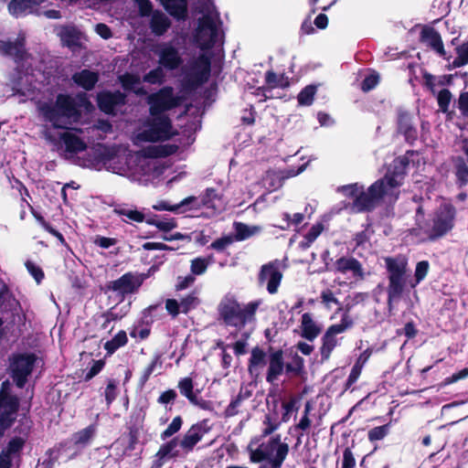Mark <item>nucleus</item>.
<instances>
[{
	"instance_id": "f257e3e1",
	"label": "nucleus",
	"mask_w": 468,
	"mask_h": 468,
	"mask_svg": "<svg viewBox=\"0 0 468 468\" xmlns=\"http://www.w3.org/2000/svg\"><path fill=\"white\" fill-rule=\"evenodd\" d=\"M282 348H268V368L266 372V381L270 384L279 378L285 372L289 378L301 377L304 374V359L298 354L291 356V362L285 363Z\"/></svg>"
},
{
	"instance_id": "f03ea898",
	"label": "nucleus",
	"mask_w": 468,
	"mask_h": 468,
	"mask_svg": "<svg viewBox=\"0 0 468 468\" xmlns=\"http://www.w3.org/2000/svg\"><path fill=\"white\" fill-rule=\"evenodd\" d=\"M261 303V300L252 301L241 307L233 297L224 298L218 304V311L220 319L226 325L239 329L255 319V314Z\"/></svg>"
},
{
	"instance_id": "7ed1b4c3",
	"label": "nucleus",
	"mask_w": 468,
	"mask_h": 468,
	"mask_svg": "<svg viewBox=\"0 0 468 468\" xmlns=\"http://www.w3.org/2000/svg\"><path fill=\"white\" fill-rule=\"evenodd\" d=\"M385 268L388 273V284L387 287L388 308H393V302L401 298L407 285L408 261L402 255L384 258Z\"/></svg>"
},
{
	"instance_id": "20e7f679",
	"label": "nucleus",
	"mask_w": 468,
	"mask_h": 468,
	"mask_svg": "<svg viewBox=\"0 0 468 468\" xmlns=\"http://www.w3.org/2000/svg\"><path fill=\"white\" fill-rule=\"evenodd\" d=\"M144 126V130L136 135V139L144 143L165 142L178 134L168 115H150Z\"/></svg>"
},
{
	"instance_id": "39448f33",
	"label": "nucleus",
	"mask_w": 468,
	"mask_h": 468,
	"mask_svg": "<svg viewBox=\"0 0 468 468\" xmlns=\"http://www.w3.org/2000/svg\"><path fill=\"white\" fill-rule=\"evenodd\" d=\"M40 112L47 122H51L54 128H62L59 121L62 117H80V112L78 109L75 100L69 94L59 93L56 97L54 104L44 103Z\"/></svg>"
},
{
	"instance_id": "423d86ee",
	"label": "nucleus",
	"mask_w": 468,
	"mask_h": 468,
	"mask_svg": "<svg viewBox=\"0 0 468 468\" xmlns=\"http://www.w3.org/2000/svg\"><path fill=\"white\" fill-rule=\"evenodd\" d=\"M456 209L452 204L441 205L433 213L431 224H426L424 234L430 241H436L444 237L454 227Z\"/></svg>"
},
{
	"instance_id": "0eeeda50",
	"label": "nucleus",
	"mask_w": 468,
	"mask_h": 468,
	"mask_svg": "<svg viewBox=\"0 0 468 468\" xmlns=\"http://www.w3.org/2000/svg\"><path fill=\"white\" fill-rule=\"evenodd\" d=\"M19 406V399L11 394L10 383L5 380L0 388V438L15 423Z\"/></svg>"
},
{
	"instance_id": "6e6552de",
	"label": "nucleus",
	"mask_w": 468,
	"mask_h": 468,
	"mask_svg": "<svg viewBox=\"0 0 468 468\" xmlns=\"http://www.w3.org/2000/svg\"><path fill=\"white\" fill-rule=\"evenodd\" d=\"M149 113L151 116L166 115L165 112L179 105V99L174 95L172 87L166 86L147 97Z\"/></svg>"
},
{
	"instance_id": "1a4fd4ad",
	"label": "nucleus",
	"mask_w": 468,
	"mask_h": 468,
	"mask_svg": "<svg viewBox=\"0 0 468 468\" xmlns=\"http://www.w3.org/2000/svg\"><path fill=\"white\" fill-rule=\"evenodd\" d=\"M37 356L34 353L17 354L14 356L10 367L11 377L19 388H23L31 375Z\"/></svg>"
},
{
	"instance_id": "9d476101",
	"label": "nucleus",
	"mask_w": 468,
	"mask_h": 468,
	"mask_svg": "<svg viewBox=\"0 0 468 468\" xmlns=\"http://www.w3.org/2000/svg\"><path fill=\"white\" fill-rule=\"evenodd\" d=\"M96 102L98 109L101 112L116 116L121 112V109L127 104L128 97L125 92L120 90H104L97 93Z\"/></svg>"
},
{
	"instance_id": "9b49d317",
	"label": "nucleus",
	"mask_w": 468,
	"mask_h": 468,
	"mask_svg": "<svg viewBox=\"0 0 468 468\" xmlns=\"http://www.w3.org/2000/svg\"><path fill=\"white\" fill-rule=\"evenodd\" d=\"M147 277L144 273L135 275L131 271L126 272L117 280L108 282L105 292H114L123 299L126 295L136 292Z\"/></svg>"
},
{
	"instance_id": "f8f14e48",
	"label": "nucleus",
	"mask_w": 468,
	"mask_h": 468,
	"mask_svg": "<svg viewBox=\"0 0 468 468\" xmlns=\"http://www.w3.org/2000/svg\"><path fill=\"white\" fill-rule=\"evenodd\" d=\"M196 38L203 48H212L218 38V27L209 15L198 18Z\"/></svg>"
},
{
	"instance_id": "ddd939ff",
	"label": "nucleus",
	"mask_w": 468,
	"mask_h": 468,
	"mask_svg": "<svg viewBox=\"0 0 468 468\" xmlns=\"http://www.w3.org/2000/svg\"><path fill=\"white\" fill-rule=\"evenodd\" d=\"M413 154L414 151L408 150L405 154L398 156L393 160L391 167L385 176L390 188L402 185L410 165V156L413 155Z\"/></svg>"
},
{
	"instance_id": "4468645a",
	"label": "nucleus",
	"mask_w": 468,
	"mask_h": 468,
	"mask_svg": "<svg viewBox=\"0 0 468 468\" xmlns=\"http://www.w3.org/2000/svg\"><path fill=\"white\" fill-rule=\"evenodd\" d=\"M282 279V273L277 261L263 264L258 275L261 284L267 281V291L270 294H275L278 292Z\"/></svg>"
},
{
	"instance_id": "2eb2a0df",
	"label": "nucleus",
	"mask_w": 468,
	"mask_h": 468,
	"mask_svg": "<svg viewBox=\"0 0 468 468\" xmlns=\"http://www.w3.org/2000/svg\"><path fill=\"white\" fill-rule=\"evenodd\" d=\"M155 54L158 56V64L166 70H176L183 64L179 50L170 43L160 45Z\"/></svg>"
},
{
	"instance_id": "dca6fc26",
	"label": "nucleus",
	"mask_w": 468,
	"mask_h": 468,
	"mask_svg": "<svg viewBox=\"0 0 468 468\" xmlns=\"http://www.w3.org/2000/svg\"><path fill=\"white\" fill-rule=\"evenodd\" d=\"M263 451L270 452V467L281 468L289 452V446L281 442V435L271 437L263 447Z\"/></svg>"
},
{
	"instance_id": "f3484780",
	"label": "nucleus",
	"mask_w": 468,
	"mask_h": 468,
	"mask_svg": "<svg viewBox=\"0 0 468 468\" xmlns=\"http://www.w3.org/2000/svg\"><path fill=\"white\" fill-rule=\"evenodd\" d=\"M0 55L12 58L16 63L24 62L27 58L26 39L17 37L14 41L0 39Z\"/></svg>"
},
{
	"instance_id": "a211bd4d",
	"label": "nucleus",
	"mask_w": 468,
	"mask_h": 468,
	"mask_svg": "<svg viewBox=\"0 0 468 468\" xmlns=\"http://www.w3.org/2000/svg\"><path fill=\"white\" fill-rule=\"evenodd\" d=\"M334 271L341 274L350 273L356 280H364L365 272L362 263L352 256H342L334 262Z\"/></svg>"
},
{
	"instance_id": "6ab92c4d",
	"label": "nucleus",
	"mask_w": 468,
	"mask_h": 468,
	"mask_svg": "<svg viewBox=\"0 0 468 468\" xmlns=\"http://www.w3.org/2000/svg\"><path fill=\"white\" fill-rule=\"evenodd\" d=\"M205 426L206 420L193 424L184 434L183 438L180 441L178 440L179 446L186 453L191 452L208 431V429Z\"/></svg>"
},
{
	"instance_id": "aec40b11",
	"label": "nucleus",
	"mask_w": 468,
	"mask_h": 468,
	"mask_svg": "<svg viewBox=\"0 0 468 468\" xmlns=\"http://www.w3.org/2000/svg\"><path fill=\"white\" fill-rule=\"evenodd\" d=\"M420 41L436 51L444 59H450L451 56H446L441 37L434 27H424L420 34Z\"/></svg>"
},
{
	"instance_id": "412c9836",
	"label": "nucleus",
	"mask_w": 468,
	"mask_h": 468,
	"mask_svg": "<svg viewBox=\"0 0 468 468\" xmlns=\"http://www.w3.org/2000/svg\"><path fill=\"white\" fill-rule=\"evenodd\" d=\"M461 149L466 158L463 156H455L452 158L456 183L460 187L468 184V139L462 140Z\"/></svg>"
},
{
	"instance_id": "4be33fe9",
	"label": "nucleus",
	"mask_w": 468,
	"mask_h": 468,
	"mask_svg": "<svg viewBox=\"0 0 468 468\" xmlns=\"http://www.w3.org/2000/svg\"><path fill=\"white\" fill-rule=\"evenodd\" d=\"M177 445L178 437H174L163 443L154 454L152 468H162L167 461L177 458L179 456V451L176 450Z\"/></svg>"
},
{
	"instance_id": "5701e85b",
	"label": "nucleus",
	"mask_w": 468,
	"mask_h": 468,
	"mask_svg": "<svg viewBox=\"0 0 468 468\" xmlns=\"http://www.w3.org/2000/svg\"><path fill=\"white\" fill-rule=\"evenodd\" d=\"M397 124L398 132L404 136L405 141L413 144L418 138V131L413 123L412 115L406 111H399Z\"/></svg>"
},
{
	"instance_id": "b1692460",
	"label": "nucleus",
	"mask_w": 468,
	"mask_h": 468,
	"mask_svg": "<svg viewBox=\"0 0 468 468\" xmlns=\"http://www.w3.org/2000/svg\"><path fill=\"white\" fill-rule=\"evenodd\" d=\"M43 2L44 0H11L7 9L9 14L15 17L25 16L34 13Z\"/></svg>"
},
{
	"instance_id": "393cba45",
	"label": "nucleus",
	"mask_w": 468,
	"mask_h": 468,
	"mask_svg": "<svg viewBox=\"0 0 468 468\" xmlns=\"http://www.w3.org/2000/svg\"><path fill=\"white\" fill-rule=\"evenodd\" d=\"M112 212L122 217V220L125 223L137 222L142 223L145 219V215L143 211L138 210L134 206L127 204H117L113 206Z\"/></svg>"
},
{
	"instance_id": "a878e982",
	"label": "nucleus",
	"mask_w": 468,
	"mask_h": 468,
	"mask_svg": "<svg viewBox=\"0 0 468 468\" xmlns=\"http://www.w3.org/2000/svg\"><path fill=\"white\" fill-rule=\"evenodd\" d=\"M71 79L78 87L90 91L95 88L99 81L100 76L96 71L84 69L80 71L75 72Z\"/></svg>"
},
{
	"instance_id": "bb28decb",
	"label": "nucleus",
	"mask_w": 468,
	"mask_h": 468,
	"mask_svg": "<svg viewBox=\"0 0 468 468\" xmlns=\"http://www.w3.org/2000/svg\"><path fill=\"white\" fill-rule=\"evenodd\" d=\"M59 140L65 145V151L71 154H77L87 149V144L77 134L70 132L59 133Z\"/></svg>"
},
{
	"instance_id": "cd10ccee",
	"label": "nucleus",
	"mask_w": 468,
	"mask_h": 468,
	"mask_svg": "<svg viewBox=\"0 0 468 468\" xmlns=\"http://www.w3.org/2000/svg\"><path fill=\"white\" fill-rule=\"evenodd\" d=\"M208 68H204L203 70H194L190 69V71L186 73L183 85L186 90H195L207 83L210 78L207 73Z\"/></svg>"
},
{
	"instance_id": "c85d7f7f",
	"label": "nucleus",
	"mask_w": 468,
	"mask_h": 468,
	"mask_svg": "<svg viewBox=\"0 0 468 468\" xmlns=\"http://www.w3.org/2000/svg\"><path fill=\"white\" fill-rule=\"evenodd\" d=\"M171 20L162 11L155 10L153 12L149 26L154 35L158 37L165 35L171 27Z\"/></svg>"
},
{
	"instance_id": "c756f323",
	"label": "nucleus",
	"mask_w": 468,
	"mask_h": 468,
	"mask_svg": "<svg viewBox=\"0 0 468 468\" xmlns=\"http://www.w3.org/2000/svg\"><path fill=\"white\" fill-rule=\"evenodd\" d=\"M301 336L313 342L321 333V327L314 321L310 313H304L301 318Z\"/></svg>"
},
{
	"instance_id": "7c9ffc66",
	"label": "nucleus",
	"mask_w": 468,
	"mask_h": 468,
	"mask_svg": "<svg viewBox=\"0 0 468 468\" xmlns=\"http://www.w3.org/2000/svg\"><path fill=\"white\" fill-rule=\"evenodd\" d=\"M170 16L177 20H185L187 16V0H159Z\"/></svg>"
},
{
	"instance_id": "2f4dec72",
	"label": "nucleus",
	"mask_w": 468,
	"mask_h": 468,
	"mask_svg": "<svg viewBox=\"0 0 468 468\" xmlns=\"http://www.w3.org/2000/svg\"><path fill=\"white\" fill-rule=\"evenodd\" d=\"M265 83L267 87H260L259 90H272L275 88H287L290 86L289 78L284 73L277 75L273 70L265 73Z\"/></svg>"
},
{
	"instance_id": "473e14b6",
	"label": "nucleus",
	"mask_w": 468,
	"mask_h": 468,
	"mask_svg": "<svg viewBox=\"0 0 468 468\" xmlns=\"http://www.w3.org/2000/svg\"><path fill=\"white\" fill-rule=\"evenodd\" d=\"M377 204L372 199L368 191H365L362 186L357 197L353 202L352 207L356 212H370L375 209Z\"/></svg>"
},
{
	"instance_id": "72a5a7b5",
	"label": "nucleus",
	"mask_w": 468,
	"mask_h": 468,
	"mask_svg": "<svg viewBox=\"0 0 468 468\" xmlns=\"http://www.w3.org/2000/svg\"><path fill=\"white\" fill-rule=\"evenodd\" d=\"M119 81L122 89L126 91H133L136 95L146 94V90L143 87H135L136 85H139L141 82L139 76L135 74L126 72L119 76Z\"/></svg>"
},
{
	"instance_id": "f704fd0d",
	"label": "nucleus",
	"mask_w": 468,
	"mask_h": 468,
	"mask_svg": "<svg viewBox=\"0 0 468 468\" xmlns=\"http://www.w3.org/2000/svg\"><path fill=\"white\" fill-rule=\"evenodd\" d=\"M322 345L320 346V355L322 361H326L330 358L331 354L335 347L337 346L338 341L336 336L325 331L324 335L322 336Z\"/></svg>"
},
{
	"instance_id": "c9c22d12",
	"label": "nucleus",
	"mask_w": 468,
	"mask_h": 468,
	"mask_svg": "<svg viewBox=\"0 0 468 468\" xmlns=\"http://www.w3.org/2000/svg\"><path fill=\"white\" fill-rule=\"evenodd\" d=\"M266 365V353L259 346H255L251 350L250 357L248 362V370L250 374H253L259 367Z\"/></svg>"
},
{
	"instance_id": "e433bc0d",
	"label": "nucleus",
	"mask_w": 468,
	"mask_h": 468,
	"mask_svg": "<svg viewBox=\"0 0 468 468\" xmlns=\"http://www.w3.org/2000/svg\"><path fill=\"white\" fill-rule=\"evenodd\" d=\"M251 396V392L249 390L243 391L241 388L239 394L231 399L230 403L224 410L225 418H231L236 416L239 413V408L240 407L243 400L249 399Z\"/></svg>"
},
{
	"instance_id": "4c0bfd02",
	"label": "nucleus",
	"mask_w": 468,
	"mask_h": 468,
	"mask_svg": "<svg viewBox=\"0 0 468 468\" xmlns=\"http://www.w3.org/2000/svg\"><path fill=\"white\" fill-rule=\"evenodd\" d=\"M128 342L126 332L123 330L119 331L111 340L104 344L106 356H112L117 349L124 346Z\"/></svg>"
},
{
	"instance_id": "58836bf2",
	"label": "nucleus",
	"mask_w": 468,
	"mask_h": 468,
	"mask_svg": "<svg viewBox=\"0 0 468 468\" xmlns=\"http://www.w3.org/2000/svg\"><path fill=\"white\" fill-rule=\"evenodd\" d=\"M349 311H350V306H346V312L342 315L339 324L330 325L326 329V331H328L329 333H331L334 335H336L338 334H342V333L346 332V330L352 328L354 325V320L348 314Z\"/></svg>"
},
{
	"instance_id": "ea45409f",
	"label": "nucleus",
	"mask_w": 468,
	"mask_h": 468,
	"mask_svg": "<svg viewBox=\"0 0 468 468\" xmlns=\"http://www.w3.org/2000/svg\"><path fill=\"white\" fill-rule=\"evenodd\" d=\"M92 156L97 163L106 164L114 158L115 154L109 146L98 144L92 148Z\"/></svg>"
},
{
	"instance_id": "a19ab883",
	"label": "nucleus",
	"mask_w": 468,
	"mask_h": 468,
	"mask_svg": "<svg viewBox=\"0 0 468 468\" xmlns=\"http://www.w3.org/2000/svg\"><path fill=\"white\" fill-rule=\"evenodd\" d=\"M388 186V180L384 177L377 180L367 188L369 195L376 204L387 194Z\"/></svg>"
},
{
	"instance_id": "79ce46f5",
	"label": "nucleus",
	"mask_w": 468,
	"mask_h": 468,
	"mask_svg": "<svg viewBox=\"0 0 468 468\" xmlns=\"http://www.w3.org/2000/svg\"><path fill=\"white\" fill-rule=\"evenodd\" d=\"M196 197H188L184 198L180 203L172 205L169 201L159 200L156 204L153 205V208L156 211H177L180 207L187 206L196 201Z\"/></svg>"
},
{
	"instance_id": "37998d69",
	"label": "nucleus",
	"mask_w": 468,
	"mask_h": 468,
	"mask_svg": "<svg viewBox=\"0 0 468 468\" xmlns=\"http://www.w3.org/2000/svg\"><path fill=\"white\" fill-rule=\"evenodd\" d=\"M159 309L160 304L150 305L144 309L142 317L138 322L139 325L151 327V325L160 318V314H156Z\"/></svg>"
},
{
	"instance_id": "c03bdc74",
	"label": "nucleus",
	"mask_w": 468,
	"mask_h": 468,
	"mask_svg": "<svg viewBox=\"0 0 468 468\" xmlns=\"http://www.w3.org/2000/svg\"><path fill=\"white\" fill-rule=\"evenodd\" d=\"M457 57L447 66L448 69L463 67L468 64V40L455 48Z\"/></svg>"
},
{
	"instance_id": "a18cd8bd",
	"label": "nucleus",
	"mask_w": 468,
	"mask_h": 468,
	"mask_svg": "<svg viewBox=\"0 0 468 468\" xmlns=\"http://www.w3.org/2000/svg\"><path fill=\"white\" fill-rule=\"evenodd\" d=\"M235 239L237 241L245 240L251 236L255 235L259 230V227H249L248 225L242 222H235Z\"/></svg>"
},
{
	"instance_id": "49530a36",
	"label": "nucleus",
	"mask_w": 468,
	"mask_h": 468,
	"mask_svg": "<svg viewBox=\"0 0 468 468\" xmlns=\"http://www.w3.org/2000/svg\"><path fill=\"white\" fill-rule=\"evenodd\" d=\"M317 91V86L310 84L305 86L298 94L297 101L301 106H310L313 104L315 93Z\"/></svg>"
},
{
	"instance_id": "de8ad7c7",
	"label": "nucleus",
	"mask_w": 468,
	"mask_h": 468,
	"mask_svg": "<svg viewBox=\"0 0 468 468\" xmlns=\"http://www.w3.org/2000/svg\"><path fill=\"white\" fill-rule=\"evenodd\" d=\"M61 41L68 48L80 47V34L75 27L66 28L61 33Z\"/></svg>"
},
{
	"instance_id": "09e8293b",
	"label": "nucleus",
	"mask_w": 468,
	"mask_h": 468,
	"mask_svg": "<svg viewBox=\"0 0 468 468\" xmlns=\"http://www.w3.org/2000/svg\"><path fill=\"white\" fill-rule=\"evenodd\" d=\"M162 367V360H161V355L156 354L152 358L149 365L144 369L142 372V375L139 378V385L143 388L145 386V384L148 382L151 375L154 373L156 367Z\"/></svg>"
},
{
	"instance_id": "8fccbe9b",
	"label": "nucleus",
	"mask_w": 468,
	"mask_h": 468,
	"mask_svg": "<svg viewBox=\"0 0 468 468\" xmlns=\"http://www.w3.org/2000/svg\"><path fill=\"white\" fill-rule=\"evenodd\" d=\"M177 388L182 396L186 397L190 402L195 399L197 392L194 391V381L192 378L186 377L181 378L177 383Z\"/></svg>"
},
{
	"instance_id": "3c124183",
	"label": "nucleus",
	"mask_w": 468,
	"mask_h": 468,
	"mask_svg": "<svg viewBox=\"0 0 468 468\" xmlns=\"http://www.w3.org/2000/svg\"><path fill=\"white\" fill-rule=\"evenodd\" d=\"M95 433V427L90 425L72 435V441L75 445H85L87 444Z\"/></svg>"
},
{
	"instance_id": "603ef678",
	"label": "nucleus",
	"mask_w": 468,
	"mask_h": 468,
	"mask_svg": "<svg viewBox=\"0 0 468 468\" xmlns=\"http://www.w3.org/2000/svg\"><path fill=\"white\" fill-rule=\"evenodd\" d=\"M180 307L183 314H187L191 310L196 309L200 303L196 291L191 292L186 296L183 297L180 302Z\"/></svg>"
},
{
	"instance_id": "864d4df0",
	"label": "nucleus",
	"mask_w": 468,
	"mask_h": 468,
	"mask_svg": "<svg viewBox=\"0 0 468 468\" xmlns=\"http://www.w3.org/2000/svg\"><path fill=\"white\" fill-rule=\"evenodd\" d=\"M200 197L203 207L213 209H217L216 201L221 199L217 189L214 187H207Z\"/></svg>"
},
{
	"instance_id": "5fc2aeb1",
	"label": "nucleus",
	"mask_w": 468,
	"mask_h": 468,
	"mask_svg": "<svg viewBox=\"0 0 468 468\" xmlns=\"http://www.w3.org/2000/svg\"><path fill=\"white\" fill-rule=\"evenodd\" d=\"M264 443H261L257 449H252L251 444L247 448L250 453V461L253 463H260L263 461L270 463V452L263 451Z\"/></svg>"
},
{
	"instance_id": "6e6d98bb",
	"label": "nucleus",
	"mask_w": 468,
	"mask_h": 468,
	"mask_svg": "<svg viewBox=\"0 0 468 468\" xmlns=\"http://www.w3.org/2000/svg\"><path fill=\"white\" fill-rule=\"evenodd\" d=\"M284 225H273V227L278 228L282 230H287L291 228V226L298 227L304 219V215L303 213H295L292 217L288 212L282 213Z\"/></svg>"
},
{
	"instance_id": "4d7b16f0",
	"label": "nucleus",
	"mask_w": 468,
	"mask_h": 468,
	"mask_svg": "<svg viewBox=\"0 0 468 468\" xmlns=\"http://www.w3.org/2000/svg\"><path fill=\"white\" fill-rule=\"evenodd\" d=\"M390 431V423L374 427L367 432V438L370 442L383 440Z\"/></svg>"
},
{
	"instance_id": "13d9d810",
	"label": "nucleus",
	"mask_w": 468,
	"mask_h": 468,
	"mask_svg": "<svg viewBox=\"0 0 468 468\" xmlns=\"http://www.w3.org/2000/svg\"><path fill=\"white\" fill-rule=\"evenodd\" d=\"M429 270H430V263L428 261H419L416 264V268H415V273H414L415 281H414V282L410 283V287L414 288L417 284H419L420 282H422L426 278V276L429 272Z\"/></svg>"
},
{
	"instance_id": "bf43d9fd",
	"label": "nucleus",
	"mask_w": 468,
	"mask_h": 468,
	"mask_svg": "<svg viewBox=\"0 0 468 468\" xmlns=\"http://www.w3.org/2000/svg\"><path fill=\"white\" fill-rule=\"evenodd\" d=\"M183 425V419L181 416H176L173 419L167 428L162 431L160 438L163 441L172 437L174 434L178 432Z\"/></svg>"
},
{
	"instance_id": "052dcab7",
	"label": "nucleus",
	"mask_w": 468,
	"mask_h": 468,
	"mask_svg": "<svg viewBox=\"0 0 468 468\" xmlns=\"http://www.w3.org/2000/svg\"><path fill=\"white\" fill-rule=\"evenodd\" d=\"M209 261L201 257L195 258L191 261L190 271L192 275H202L206 272L208 267Z\"/></svg>"
},
{
	"instance_id": "680f3d73",
	"label": "nucleus",
	"mask_w": 468,
	"mask_h": 468,
	"mask_svg": "<svg viewBox=\"0 0 468 468\" xmlns=\"http://www.w3.org/2000/svg\"><path fill=\"white\" fill-rule=\"evenodd\" d=\"M452 101V93L448 89H442L437 96L438 106L441 112H447Z\"/></svg>"
},
{
	"instance_id": "e2e57ef3",
	"label": "nucleus",
	"mask_w": 468,
	"mask_h": 468,
	"mask_svg": "<svg viewBox=\"0 0 468 468\" xmlns=\"http://www.w3.org/2000/svg\"><path fill=\"white\" fill-rule=\"evenodd\" d=\"M104 397L108 406H110L117 397V381L112 378L107 380V386L104 390Z\"/></svg>"
},
{
	"instance_id": "0e129e2a",
	"label": "nucleus",
	"mask_w": 468,
	"mask_h": 468,
	"mask_svg": "<svg viewBox=\"0 0 468 468\" xmlns=\"http://www.w3.org/2000/svg\"><path fill=\"white\" fill-rule=\"evenodd\" d=\"M162 69L163 68L159 65L158 68L151 69L144 76V81L151 84L162 83L165 77Z\"/></svg>"
},
{
	"instance_id": "69168bd1",
	"label": "nucleus",
	"mask_w": 468,
	"mask_h": 468,
	"mask_svg": "<svg viewBox=\"0 0 468 468\" xmlns=\"http://www.w3.org/2000/svg\"><path fill=\"white\" fill-rule=\"evenodd\" d=\"M362 186H363L358 183H354L338 187V191L344 196L353 199V202H355V199L357 197Z\"/></svg>"
},
{
	"instance_id": "338daca9",
	"label": "nucleus",
	"mask_w": 468,
	"mask_h": 468,
	"mask_svg": "<svg viewBox=\"0 0 468 468\" xmlns=\"http://www.w3.org/2000/svg\"><path fill=\"white\" fill-rule=\"evenodd\" d=\"M362 364L359 362H356L354 366L351 368L350 374L345 383V388L344 391H346L349 389L358 379L359 376L362 372Z\"/></svg>"
},
{
	"instance_id": "774afa93",
	"label": "nucleus",
	"mask_w": 468,
	"mask_h": 468,
	"mask_svg": "<svg viewBox=\"0 0 468 468\" xmlns=\"http://www.w3.org/2000/svg\"><path fill=\"white\" fill-rule=\"evenodd\" d=\"M25 266L37 283H40L45 277L43 270L31 261H27Z\"/></svg>"
}]
</instances>
